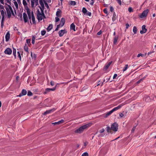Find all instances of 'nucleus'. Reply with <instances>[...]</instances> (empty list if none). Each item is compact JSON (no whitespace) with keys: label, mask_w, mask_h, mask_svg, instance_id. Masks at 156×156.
I'll return each instance as SVG.
<instances>
[{"label":"nucleus","mask_w":156,"mask_h":156,"mask_svg":"<svg viewBox=\"0 0 156 156\" xmlns=\"http://www.w3.org/2000/svg\"><path fill=\"white\" fill-rule=\"evenodd\" d=\"M23 4L24 5V6H26L27 5V3L26 2V1L25 0H23Z\"/></svg>","instance_id":"35"},{"label":"nucleus","mask_w":156,"mask_h":156,"mask_svg":"<svg viewBox=\"0 0 156 156\" xmlns=\"http://www.w3.org/2000/svg\"><path fill=\"white\" fill-rule=\"evenodd\" d=\"M76 4V2L75 1H70V5H75Z\"/></svg>","instance_id":"26"},{"label":"nucleus","mask_w":156,"mask_h":156,"mask_svg":"<svg viewBox=\"0 0 156 156\" xmlns=\"http://www.w3.org/2000/svg\"><path fill=\"white\" fill-rule=\"evenodd\" d=\"M10 1L11 0H5V1L6 2L5 3V4L7 5V3L9 4L10 5L11 4V3L10 2Z\"/></svg>","instance_id":"39"},{"label":"nucleus","mask_w":156,"mask_h":156,"mask_svg":"<svg viewBox=\"0 0 156 156\" xmlns=\"http://www.w3.org/2000/svg\"><path fill=\"white\" fill-rule=\"evenodd\" d=\"M140 56H141L142 57H143V56H144V55H143V54H142L141 53H140V54H138V55H137V57H139Z\"/></svg>","instance_id":"47"},{"label":"nucleus","mask_w":156,"mask_h":156,"mask_svg":"<svg viewBox=\"0 0 156 156\" xmlns=\"http://www.w3.org/2000/svg\"><path fill=\"white\" fill-rule=\"evenodd\" d=\"M123 105L120 104L118 106L115 107V108H113L112 110H111L110 111L107 112L105 116V118L107 117L108 116H109L110 115H111L114 111H115L118 110L119 109H120Z\"/></svg>","instance_id":"4"},{"label":"nucleus","mask_w":156,"mask_h":156,"mask_svg":"<svg viewBox=\"0 0 156 156\" xmlns=\"http://www.w3.org/2000/svg\"><path fill=\"white\" fill-rule=\"evenodd\" d=\"M14 4L16 8L17 9L18 8V5L17 2L15 1L14 2Z\"/></svg>","instance_id":"34"},{"label":"nucleus","mask_w":156,"mask_h":156,"mask_svg":"<svg viewBox=\"0 0 156 156\" xmlns=\"http://www.w3.org/2000/svg\"><path fill=\"white\" fill-rule=\"evenodd\" d=\"M59 17H56L55 18V22H58V21H59L60 20V19H59L58 18Z\"/></svg>","instance_id":"42"},{"label":"nucleus","mask_w":156,"mask_h":156,"mask_svg":"<svg viewBox=\"0 0 156 156\" xmlns=\"http://www.w3.org/2000/svg\"><path fill=\"white\" fill-rule=\"evenodd\" d=\"M28 44L30 43V39H27L26 40Z\"/></svg>","instance_id":"63"},{"label":"nucleus","mask_w":156,"mask_h":156,"mask_svg":"<svg viewBox=\"0 0 156 156\" xmlns=\"http://www.w3.org/2000/svg\"><path fill=\"white\" fill-rule=\"evenodd\" d=\"M128 11L129 12H133V10L132 8L131 7H129L128 8Z\"/></svg>","instance_id":"45"},{"label":"nucleus","mask_w":156,"mask_h":156,"mask_svg":"<svg viewBox=\"0 0 156 156\" xmlns=\"http://www.w3.org/2000/svg\"><path fill=\"white\" fill-rule=\"evenodd\" d=\"M4 18H3V17H2V21H1V25H2H2L3 22V21L4 20Z\"/></svg>","instance_id":"62"},{"label":"nucleus","mask_w":156,"mask_h":156,"mask_svg":"<svg viewBox=\"0 0 156 156\" xmlns=\"http://www.w3.org/2000/svg\"><path fill=\"white\" fill-rule=\"evenodd\" d=\"M41 11H42V17H43V18H45V15L44 14V10H41Z\"/></svg>","instance_id":"41"},{"label":"nucleus","mask_w":156,"mask_h":156,"mask_svg":"<svg viewBox=\"0 0 156 156\" xmlns=\"http://www.w3.org/2000/svg\"><path fill=\"white\" fill-rule=\"evenodd\" d=\"M50 84L51 86H53L54 85V81H51L50 82Z\"/></svg>","instance_id":"60"},{"label":"nucleus","mask_w":156,"mask_h":156,"mask_svg":"<svg viewBox=\"0 0 156 156\" xmlns=\"http://www.w3.org/2000/svg\"><path fill=\"white\" fill-rule=\"evenodd\" d=\"M112 62V61H111L108 63L107 65L105 66L103 69L104 70H106L111 65Z\"/></svg>","instance_id":"15"},{"label":"nucleus","mask_w":156,"mask_h":156,"mask_svg":"<svg viewBox=\"0 0 156 156\" xmlns=\"http://www.w3.org/2000/svg\"><path fill=\"white\" fill-rule=\"evenodd\" d=\"M146 26L145 25H143L142 27V30L140 31V33L141 34H143L145 33L146 32L147 29L146 28Z\"/></svg>","instance_id":"8"},{"label":"nucleus","mask_w":156,"mask_h":156,"mask_svg":"<svg viewBox=\"0 0 156 156\" xmlns=\"http://www.w3.org/2000/svg\"><path fill=\"white\" fill-rule=\"evenodd\" d=\"M118 125L116 122H115L112 124L111 125V127H110L109 126H107L106 127L107 131L108 133L112 134V132L111 130H112L114 132H116L118 129Z\"/></svg>","instance_id":"2"},{"label":"nucleus","mask_w":156,"mask_h":156,"mask_svg":"<svg viewBox=\"0 0 156 156\" xmlns=\"http://www.w3.org/2000/svg\"><path fill=\"white\" fill-rule=\"evenodd\" d=\"M103 11L105 13L107 14V15L108 14L107 9V8H105L103 10Z\"/></svg>","instance_id":"37"},{"label":"nucleus","mask_w":156,"mask_h":156,"mask_svg":"<svg viewBox=\"0 0 156 156\" xmlns=\"http://www.w3.org/2000/svg\"><path fill=\"white\" fill-rule=\"evenodd\" d=\"M27 91L26 90L23 89L22 90L20 94L17 95V97H21L23 96L26 95L27 94Z\"/></svg>","instance_id":"7"},{"label":"nucleus","mask_w":156,"mask_h":156,"mask_svg":"<svg viewBox=\"0 0 156 156\" xmlns=\"http://www.w3.org/2000/svg\"><path fill=\"white\" fill-rule=\"evenodd\" d=\"M135 127H133L132 128V129L131 130V132L132 133L134 132L135 130Z\"/></svg>","instance_id":"58"},{"label":"nucleus","mask_w":156,"mask_h":156,"mask_svg":"<svg viewBox=\"0 0 156 156\" xmlns=\"http://www.w3.org/2000/svg\"><path fill=\"white\" fill-rule=\"evenodd\" d=\"M133 31L134 34H136L137 31V28L135 27L134 26L133 29Z\"/></svg>","instance_id":"22"},{"label":"nucleus","mask_w":156,"mask_h":156,"mask_svg":"<svg viewBox=\"0 0 156 156\" xmlns=\"http://www.w3.org/2000/svg\"><path fill=\"white\" fill-rule=\"evenodd\" d=\"M24 50L26 52H28V48L27 46H25L24 47Z\"/></svg>","instance_id":"49"},{"label":"nucleus","mask_w":156,"mask_h":156,"mask_svg":"<svg viewBox=\"0 0 156 156\" xmlns=\"http://www.w3.org/2000/svg\"><path fill=\"white\" fill-rule=\"evenodd\" d=\"M42 14V12L41 11V12L39 9H38L37 10V15H41V14Z\"/></svg>","instance_id":"30"},{"label":"nucleus","mask_w":156,"mask_h":156,"mask_svg":"<svg viewBox=\"0 0 156 156\" xmlns=\"http://www.w3.org/2000/svg\"><path fill=\"white\" fill-rule=\"evenodd\" d=\"M82 11L83 12L84 14L86 13L87 12V9L84 7H83V8Z\"/></svg>","instance_id":"24"},{"label":"nucleus","mask_w":156,"mask_h":156,"mask_svg":"<svg viewBox=\"0 0 156 156\" xmlns=\"http://www.w3.org/2000/svg\"><path fill=\"white\" fill-rule=\"evenodd\" d=\"M62 11L61 10L59 9H58V11L56 12V16L57 17H60L61 16Z\"/></svg>","instance_id":"14"},{"label":"nucleus","mask_w":156,"mask_h":156,"mask_svg":"<svg viewBox=\"0 0 156 156\" xmlns=\"http://www.w3.org/2000/svg\"><path fill=\"white\" fill-rule=\"evenodd\" d=\"M27 14H28V17H29V19L30 20V19H31V13L30 12H29L28 11H27Z\"/></svg>","instance_id":"25"},{"label":"nucleus","mask_w":156,"mask_h":156,"mask_svg":"<svg viewBox=\"0 0 156 156\" xmlns=\"http://www.w3.org/2000/svg\"><path fill=\"white\" fill-rule=\"evenodd\" d=\"M10 34L9 32H7L5 36V41H8L9 40L10 38Z\"/></svg>","instance_id":"16"},{"label":"nucleus","mask_w":156,"mask_h":156,"mask_svg":"<svg viewBox=\"0 0 156 156\" xmlns=\"http://www.w3.org/2000/svg\"><path fill=\"white\" fill-rule=\"evenodd\" d=\"M65 20L64 18H62L61 19L60 23L58 25H60L61 27H62L63 26L65 23Z\"/></svg>","instance_id":"12"},{"label":"nucleus","mask_w":156,"mask_h":156,"mask_svg":"<svg viewBox=\"0 0 156 156\" xmlns=\"http://www.w3.org/2000/svg\"><path fill=\"white\" fill-rule=\"evenodd\" d=\"M34 3L36 6L37 5H38V0H35L34 1Z\"/></svg>","instance_id":"40"},{"label":"nucleus","mask_w":156,"mask_h":156,"mask_svg":"<svg viewBox=\"0 0 156 156\" xmlns=\"http://www.w3.org/2000/svg\"><path fill=\"white\" fill-rule=\"evenodd\" d=\"M56 87H57V85H56L55 86L54 88H46L45 90V91L44 92V93H43L44 94H46L48 92H50L51 91L55 90L56 89Z\"/></svg>","instance_id":"6"},{"label":"nucleus","mask_w":156,"mask_h":156,"mask_svg":"<svg viewBox=\"0 0 156 156\" xmlns=\"http://www.w3.org/2000/svg\"><path fill=\"white\" fill-rule=\"evenodd\" d=\"M37 19L39 22H40V21L41 20L43 19V17L42 14L38 16V15H37Z\"/></svg>","instance_id":"20"},{"label":"nucleus","mask_w":156,"mask_h":156,"mask_svg":"<svg viewBox=\"0 0 156 156\" xmlns=\"http://www.w3.org/2000/svg\"><path fill=\"white\" fill-rule=\"evenodd\" d=\"M116 16V14L115 12H114L113 14V17L112 18V20H115V16Z\"/></svg>","instance_id":"54"},{"label":"nucleus","mask_w":156,"mask_h":156,"mask_svg":"<svg viewBox=\"0 0 156 156\" xmlns=\"http://www.w3.org/2000/svg\"><path fill=\"white\" fill-rule=\"evenodd\" d=\"M1 9H4V7L3 5H0V10Z\"/></svg>","instance_id":"56"},{"label":"nucleus","mask_w":156,"mask_h":156,"mask_svg":"<svg viewBox=\"0 0 156 156\" xmlns=\"http://www.w3.org/2000/svg\"><path fill=\"white\" fill-rule=\"evenodd\" d=\"M4 52L5 54L10 55L12 53V50L11 48H7L5 50Z\"/></svg>","instance_id":"9"},{"label":"nucleus","mask_w":156,"mask_h":156,"mask_svg":"<svg viewBox=\"0 0 156 156\" xmlns=\"http://www.w3.org/2000/svg\"><path fill=\"white\" fill-rule=\"evenodd\" d=\"M86 14L87 16H91V14L90 12H88L87 13H86Z\"/></svg>","instance_id":"55"},{"label":"nucleus","mask_w":156,"mask_h":156,"mask_svg":"<svg viewBox=\"0 0 156 156\" xmlns=\"http://www.w3.org/2000/svg\"><path fill=\"white\" fill-rule=\"evenodd\" d=\"M118 37H115L114 38V43L115 44L116 43L117 40L118 39Z\"/></svg>","instance_id":"27"},{"label":"nucleus","mask_w":156,"mask_h":156,"mask_svg":"<svg viewBox=\"0 0 156 156\" xmlns=\"http://www.w3.org/2000/svg\"><path fill=\"white\" fill-rule=\"evenodd\" d=\"M46 33V31L45 30H42L41 32V34L42 36L44 35Z\"/></svg>","instance_id":"29"},{"label":"nucleus","mask_w":156,"mask_h":156,"mask_svg":"<svg viewBox=\"0 0 156 156\" xmlns=\"http://www.w3.org/2000/svg\"><path fill=\"white\" fill-rule=\"evenodd\" d=\"M61 27L60 26V25H58L57 26V27H56V28L55 29V31H57L58 30L59 28V27Z\"/></svg>","instance_id":"52"},{"label":"nucleus","mask_w":156,"mask_h":156,"mask_svg":"<svg viewBox=\"0 0 156 156\" xmlns=\"http://www.w3.org/2000/svg\"><path fill=\"white\" fill-rule=\"evenodd\" d=\"M66 32L67 31L65 30H60L58 32L59 35L60 37H62L65 33H66Z\"/></svg>","instance_id":"10"},{"label":"nucleus","mask_w":156,"mask_h":156,"mask_svg":"<svg viewBox=\"0 0 156 156\" xmlns=\"http://www.w3.org/2000/svg\"><path fill=\"white\" fill-rule=\"evenodd\" d=\"M119 116L120 117L122 118L124 116V114L122 113H120L119 114Z\"/></svg>","instance_id":"51"},{"label":"nucleus","mask_w":156,"mask_h":156,"mask_svg":"<svg viewBox=\"0 0 156 156\" xmlns=\"http://www.w3.org/2000/svg\"><path fill=\"white\" fill-rule=\"evenodd\" d=\"M25 7V8L27 11H27H28L29 12H30V10L29 8H28V7L26 5L25 6H24Z\"/></svg>","instance_id":"38"},{"label":"nucleus","mask_w":156,"mask_h":156,"mask_svg":"<svg viewBox=\"0 0 156 156\" xmlns=\"http://www.w3.org/2000/svg\"><path fill=\"white\" fill-rule=\"evenodd\" d=\"M1 14L2 17H3V18H4L5 13L4 11L3 10H2L1 11Z\"/></svg>","instance_id":"28"},{"label":"nucleus","mask_w":156,"mask_h":156,"mask_svg":"<svg viewBox=\"0 0 156 156\" xmlns=\"http://www.w3.org/2000/svg\"><path fill=\"white\" fill-rule=\"evenodd\" d=\"M88 154L87 152H85L82 154L81 156H88Z\"/></svg>","instance_id":"36"},{"label":"nucleus","mask_w":156,"mask_h":156,"mask_svg":"<svg viewBox=\"0 0 156 156\" xmlns=\"http://www.w3.org/2000/svg\"><path fill=\"white\" fill-rule=\"evenodd\" d=\"M70 30H73L74 31H76L75 30V25L73 23H72L70 25Z\"/></svg>","instance_id":"18"},{"label":"nucleus","mask_w":156,"mask_h":156,"mask_svg":"<svg viewBox=\"0 0 156 156\" xmlns=\"http://www.w3.org/2000/svg\"><path fill=\"white\" fill-rule=\"evenodd\" d=\"M23 16L25 23L27 22L28 21V20L27 14L25 12H24L23 14Z\"/></svg>","instance_id":"11"},{"label":"nucleus","mask_w":156,"mask_h":156,"mask_svg":"<svg viewBox=\"0 0 156 156\" xmlns=\"http://www.w3.org/2000/svg\"><path fill=\"white\" fill-rule=\"evenodd\" d=\"M44 4L45 5V6L47 7V9H48L49 8V6L48 5V4L45 1H44Z\"/></svg>","instance_id":"44"},{"label":"nucleus","mask_w":156,"mask_h":156,"mask_svg":"<svg viewBox=\"0 0 156 156\" xmlns=\"http://www.w3.org/2000/svg\"><path fill=\"white\" fill-rule=\"evenodd\" d=\"M143 80V79H140V80H139L137 82V84H139V83H140V82L142 81Z\"/></svg>","instance_id":"50"},{"label":"nucleus","mask_w":156,"mask_h":156,"mask_svg":"<svg viewBox=\"0 0 156 156\" xmlns=\"http://www.w3.org/2000/svg\"><path fill=\"white\" fill-rule=\"evenodd\" d=\"M128 68V65L126 64L125 65V67L123 69V72H124V71H126V69H127Z\"/></svg>","instance_id":"32"},{"label":"nucleus","mask_w":156,"mask_h":156,"mask_svg":"<svg viewBox=\"0 0 156 156\" xmlns=\"http://www.w3.org/2000/svg\"><path fill=\"white\" fill-rule=\"evenodd\" d=\"M35 0H31V5L32 7H34V1Z\"/></svg>","instance_id":"33"},{"label":"nucleus","mask_w":156,"mask_h":156,"mask_svg":"<svg viewBox=\"0 0 156 156\" xmlns=\"http://www.w3.org/2000/svg\"><path fill=\"white\" fill-rule=\"evenodd\" d=\"M116 1L120 5H121V0H116Z\"/></svg>","instance_id":"57"},{"label":"nucleus","mask_w":156,"mask_h":156,"mask_svg":"<svg viewBox=\"0 0 156 156\" xmlns=\"http://www.w3.org/2000/svg\"><path fill=\"white\" fill-rule=\"evenodd\" d=\"M13 54L15 58H16V50L14 48H13Z\"/></svg>","instance_id":"23"},{"label":"nucleus","mask_w":156,"mask_h":156,"mask_svg":"<svg viewBox=\"0 0 156 156\" xmlns=\"http://www.w3.org/2000/svg\"><path fill=\"white\" fill-rule=\"evenodd\" d=\"M92 123H90L83 125L76 130L74 132L77 133H81L84 131V130L87 129L89 127H90L92 125Z\"/></svg>","instance_id":"1"},{"label":"nucleus","mask_w":156,"mask_h":156,"mask_svg":"<svg viewBox=\"0 0 156 156\" xmlns=\"http://www.w3.org/2000/svg\"><path fill=\"white\" fill-rule=\"evenodd\" d=\"M53 109H51L48 110H47L46 111L44 112L43 114L44 115H46L50 113H51L53 110Z\"/></svg>","instance_id":"19"},{"label":"nucleus","mask_w":156,"mask_h":156,"mask_svg":"<svg viewBox=\"0 0 156 156\" xmlns=\"http://www.w3.org/2000/svg\"><path fill=\"white\" fill-rule=\"evenodd\" d=\"M64 122V120L63 119H62L58 122L52 123V124L54 125H59L63 123Z\"/></svg>","instance_id":"13"},{"label":"nucleus","mask_w":156,"mask_h":156,"mask_svg":"<svg viewBox=\"0 0 156 156\" xmlns=\"http://www.w3.org/2000/svg\"><path fill=\"white\" fill-rule=\"evenodd\" d=\"M117 76V75L116 74H115L114 75L113 77V79H115Z\"/></svg>","instance_id":"64"},{"label":"nucleus","mask_w":156,"mask_h":156,"mask_svg":"<svg viewBox=\"0 0 156 156\" xmlns=\"http://www.w3.org/2000/svg\"><path fill=\"white\" fill-rule=\"evenodd\" d=\"M5 7L6 10L7 16L8 18H10L11 16V12L13 10L12 8L9 5H7V6H5Z\"/></svg>","instance_id":"3"},{"label":"nucleus","mask_w":156,"mask_h":156,"mask_svg":"<svg viewBox=\"0 0 156 156\" xmlns=\"http://www.w3.org/2000/svg\"><path fill=\"white\" fill-rule=\"evenodd\" d=\"M33 95V93L30 90L28 91L27 95L29 96H31Z\"/></svg>","instance_id":"31"},{"label":"nucleus","mask_w":156,"mask_h":156,"mask_svg":"<svg viewBox=\"0 0 156 156\" xmlns=\"http://www.w3.org/2000/svg\"><path fill=\"white\" fill-rule=\"evenodd\" d=\"M105 130L104 129H101L99 130V132L100 133H102L105 132Z\"/></svg>","instance_id":"43"},{"label":"nucleus","mask_w":156,"mask_h":156,"mask_svg":"<svg viewBox=\"0 0 156 156\" xmlns=\"http://www.w3.org/2000/svg\"><path fill=\"white\" fill-rule=\"evenodd\" d=\"M101 33H102V32H101V30H100V31H99L98 32L97 34L98 35H99L101 34Z\"/></svg>","instance_id":"59"},{"label":"nucleus","mask_w":156,"mask_h":156,"mask_svg":"<svg viewBox=\"0 0 156 156\" xmlns=\"http://www.w3.org/2000/svg\"><path fill=\"white\" fill-rule=\"evenodd\" d=\"M149 12V10L148 9H147L145 10H144L142 13V14L139 16L140 18H143L144 17H145L147 16L148 13Z\"/></svg>","instance_id":"5"},{"label":"nucleus","mask_w":156,"mask_h":156,"mask_svg":"<svg viewBox=\"0 0 156 156\" xmlns=\"http://www.w3.org/2000/svg\"><path fill=\"white\" fill-rule=\"evenodd\" d=\"M31 18L33 22V24H35L36 23V22L35 21V18L34 16V15L33 13V12H31Z\"/></svg>","instance_id":"17"},{"label":"nucleus","mask_w":156,"mask_h":156,"mask_svg":"<svg viewBox=\"0 0 156 156\" xmlns=\"http://www.w3.org/2000/svg\"><path fill=\"white\" fill-rule=\"evenodd\" d=\"M17 53L18 55V57L20 58V60H21V56L20 52L17 51Z\"/></svg>","instance_id":"46"},{"label":"nucleus","mask_w":156,"mask_h":156,"mask_svg":"<svg viewBox=\"0 0 156 156\" xmlns=\"http://www.w3.org/2000/svg\"><path fill=\"white\" fill-rule=\"evenodd\" d=\"M126 29H128L129 26V25L128 23H127L126 24Z\"/></svg>","instance_id":"61"},{"label":"nucleus","mask_w":156,"mask_h":156,"mask_svg":"<svg viewBox=\"0 0 156 156\" xmlns=\"http://www.w3.org/2000/svg\"><path fill=\"white\" fill-rule=\"evenodd\" d=\"M18 16H19L20 17L21 20H22L23 19L22 14H21V13L19 14V15H18Z\"/></svg>","instance_id":"48"},{"label":"nucleus","mask_w":156,"mask_h":156,"mask_svg":"<svg viewBox=\"0 0 156 156\" xmlns=\"http://www.w3.org/2000/svg\"><path fill=\"white\" fill-rule=\"evenodd\" d=\"M110 11L111 12H112L114 11V8L112 6H110Z\"/></svg>","instance_id":"53"},{"label":"nucleus","mask_w":156,"mask_h":156,"mask_svg":"<svg viewBox=\"0 0 156 156\" xmlns=\"http://www.w3.org/2000/svg\"><path fill=\"white\" fill-rule=\"evenodd\" d=\"M52 24H50L47 28V30L48 31H50L52 28Z\"/></svg>","instance_id":"21"}]
</instances>
